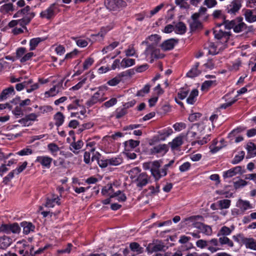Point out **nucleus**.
I'll return each instance as SVG.
<instances>
[{"mask_svg":"<svg viewBox=\"0 0 256 256\" xmlns=\"http://www.w3.org/2000/svg\"><path fill=\"white\" fill-rule=\"evenodd\" d=\"M221 24L216 26L214 28V34L215 38L220 40L216 44L214 42H210L208 43V53L210 54L215 55L218 54L220 50L225 48L228 40L230 38V32H229L224 31L220 28Z\"/></svg>","mask_w":256,"mask_h":256,"instance_id":"1","label":"nucleus"},{"mask_svg":"<svg viewBox=\"0 0 256 256\" xmlns=\"http://www.w3.org/2000/svg\"><path fill=\"white\" fill-rule=\"evenodd\" d=\"M201 126L198 124H193L189 128L187 132L186 138L188 141H192L195 140H197L194 142V143H198L199 144L202 145L206 144L210 139H208V136L207 137H204L202 140L200 139L201 136H202V134Z\"/></svg>","mask_w":256,"mask_h":256,"instance_id":"2","label":"nucleus"},{"mask_svg":"<svg viewBox=\"0 0 256 256\" xmlns=\"http://www.w3.org/2000/svg\"><path fill=\"white\" fill-rule=\"evenodd\" d=\"M148 40L152 42V44L148 45L145 50L146 55H148L150 52L152 57L157 58H162L164 56L162 54H160L159 50H154V46H156L160 42V36L157 34H152L148 37Z\"/></svg>","mask_w":256,"mask_h":256,"instance_id":"3","label":"nucleus"},{"mask_svg":"<svg viewBox=\"0 0 256 256\" xmlns=\"http://www.w3.org/2000/svg\"><path fill=\"white\" fill-rule=\"evenodd\" d=\"M160 163L158 160L144 162L143 164V168L144 170H150L152 176L156 181L160 180L158 176V168L160 167Z\"/></svg>","mask_w":256,"mask_h":256,"instance_id":"4","label":"nucleus"},{"mask_svg":"<svg viewBox=\"0 0 256 256\" xmlns=\"http://www.w3.org/2000/svg\"><path fill=\"white\" fill-rule=\"evenodd\" d=\"M150 182V177L146 172H142L133 180V182L136 184L138 188H142Z\"/></svg>","mask_w":256,"mask_h":256,"instance_id":"5","label":"nucleus"},{"mask_svg":"<svg viewBox=\"0 0 256 256\" xmlns=\"http://www.w3.org/2000/svg\"><path fill=\"white\" fill-rule=\"evenodd\" d=\"M104 92L99 90L94 94V95L86 102V104L88 107H90L97 103H101L106 100L104 97Z\"/></svg>","mask_w":256,"mask_h":256,"instance_id":"6","label":"nucleus"},{"mask_svg":"<svg viewBox=\"0 0 256 256\" xmlns=\"http://www.w3.org/2000/svg\"><path fill=\"white\" fill-rule=\"evenodd\" d=\"M20 231V227L17 223L12 224H2L0 226V233L3 232L10 234L18 233Z\"/></svg>","mask_w":256,"mask_h":256,"instance_id":"7","label":"nucleus"},{"mask_svg":"<svg viewBox=\"0 0 256 256\" xmlns=\"http://www.w3.org/2000/svg\"><path fill=\"white\" fill-rule=\"evenodd\" d=\"M57 9L56 4L55 3L52 4L46 10L41 12L40 14V17L50 19L54 16Z\"/></svg>","mask_w":256,"mask_h":256,"instance_id":"8","label":"nucleus"},{"mask_svg":"<svg viewBox=\"0 0 256 256\" xmlns=\"http://www.w3.org/2000/svg\"><path fill=\"white\" fill-rule=\"evenodd\" d=\"M242 0H233L227 6V12L230 14H235L242 7Z\"/></svg>","mask_w":256,"mask_h":256,"instance_id":"9","label":"nucleus"},{"mask_svg":"<svg viewBox=\"0 0 256 256\" xmlns=\"http://www.w3.org/2000/svg\"><path fill=\"white\" fill-rule=\"evenodd\" d=\"M168 150V146L166 144H160L150 148V153L152 154H160L163 156L166 153Z\"/></svg>","mask_w":256,"mask_h":256,"instance_id":"10","label":"nucleus"},{"mask_svg":"<svg viewBox=\"0 0 256 256\" xmlns=\"http://www.w3.org/2000/svg\"><path fill=\"white\" fill-rule=\"evenodd\" d=\"M194 227L198 229L200 232L206 235L210 236L212 234V228L210 226L198 222L194 224Z\"/></svg>","mask_w":256,"mask_h":256,"instance_id":"11","label":"nucleus"},{"mask_svg":"<svg viewBox=\"0 0 256 256\" xmlns=\"http://www.w3.org/2000/svg\"><path fill=\"white\" fill-rule=\"evenodd\" d=\"M64 80H62L56 85L54 86L49 90L45 92L47 96H53L60 92L62 90Z\"/></svg>","mask_w":256,"mask_h":256,"instance_id":"12","label":"nucleus"},{"mask_svg":"<svg viewBox=\"0 0 256 256\" xmlns=\"http://www.w3.org/2000/svg\"><path fill=\"white\" fill-rule=\"evenodd\" d=\"M52 160V158L48 156H38L35 162L40 163L44 168H49Z\"/></svg>","mask_w":256,"mask_h":256,"instance_id":"13","label":"nucleus"},{"mask_svg":"<svg viewBox=\"0 0 256 256\" xmlns=\"http://www.w3.org/2000/svg\"><path fill=\"white\" fill-rule=\"evenodd\" d=\"M243 18L242 17H238L236 18V24H234V31L235 32H240L246 30L247 26L246 24L243 22Z\"/></svg>","mask_w":256,"mask_h":256,"instance_id":"14","label":"nucleus"},{"mask_svg":"<svg viewBox=\"0 0 256 256\" xmlns=\"http://www.w3.org/2000/svg\"><path fill=\"white\" fill-rule=\"evenodd\" d=\"M246 20L250 23L256 22V8L244 10Z\"/></svg>","mask_w":256,"mask_h":256,"instance_id":"15","label":"nucleus"},{"mask_svg":"<svg viewBox=\"0 0 256 256\" xmlns=\"http://www.w3.org/2000/svg\"><path fill=\"white\" fill-rule=\"evenodd\" d=\"M165 247L163 242H159L156 244H150L147 246L146 250L148 252L152 253L164 250Z\"/></svg>","mask_w":256,"mask_h":256,"instance_id":"16","label":"nucleus"},{"mask_svg":"<svg viewBox=\"0 0 256 256\" xmlns=\"http://www.w3.org/2000/svg\"><path fill=\"white\" fill-rule=\"evenodd\" d=\"M178 40L174 38H170L164 42L160 45L161 48L164 51L170 50L174 48Z\"/></svg>","mask_w":256,"mask_h":256,"instance_id":"17","label":"nucleus"},{"mask_svg":"<svg viewBox=\"0 0 256 256\" xmlns=\"http://www.w3.org/2000/svg\"><path fill=\"white\" fill-rule=\"evenodd\" d=\"M184 135H180L174 138L172 142H169V145L170 146L172 150H177L183 144V139Z\"/></svg>","mask_w":256,"mask_h":256,"instance_id":"18","label":"nucleus"},{"mask_svg":"<svg viewBox=\"0 0 256 256\" xmlns=\"http://www.w3.org/2000/svg\"><path fill=\"white\" fill-rule=\"evenodd\" d=\"M59 197L54 194H52V197L48 198L45 206L48 208H53L56 204L60 205Z\"/></svg>","mask_w":256,"mask_h":256,"instance_id":"19","label":"nucleus"},{"mask_svg":"<svg viewBox=\"0 0 256 256\" xmlns=\"http://www.w3.org/2000/svg\"><path fill=\"white\" fill-rule=\"evenodd\" d=\"M173 132L172 128H168L159 132L157 135L158 140H164L168 137L171 135Z\"/></svg>","mask_w":256,"mask_h":256,"instance_id":"20","label":"nucleus"},{"mask_svg":"<svg viewBox=\"0 0 256 256\" xmlns=\"http://www.w3.org/2000/svg\"><path fill=\"white\" fill-rule=\"evenodd\" d=\"M236 206L239 208L240 210L244 212L248 209L252 208V205L248 200H244L239 199L236 202Z\"/></svg>","mask_w":256,"mask_h":256,"instance_id":"21","label":"nucleus"},{"mask_svg":"<svg viewBox=\"0 0 256 256\" xmlns=\"http://www.w3.org/2000/svg\"><path fill=\"white\" fill-rule=\"evenodd\" d=\"M208 250H209L211 252H215L220 250L219 248H216V246H218L220 243L218 240L217 238H212L210 240L208 241Z\"/></svg>","mask_w":256,"mask_h":256,"instance_id":"22","label":"nucleus"},{"mask_svg":"<svg viewBox=\"0 0 256 256\" xmlns=\"http://www.w3.org/2000/svg\"><path fill=\"white\" fill-rule=\"evenodd\" d=\"M20 226L23 228V232L25 234L34 232L35 229V226L30 222H22L20 223Z\"/></svg>","mask_w":256,"mask_h":256,"instance_id":"23","label":"nucleus"},{"mask_svg":"<svg viewBox=\"0 0 256 256\" xmlns=\"http://www.w3.org/2000/svg\"><path fill=\"white\" fill-rule=\"evenodd\" d=\"M246 248L256 250V240L252 238H245L243 242Z\"/></svg>","mask_w":256,"mask_h":256,"instance_id":"24","label":"nucleus"},{"mask_svg":"<svg viewBox=\"0 0 256 256\" xmlns=\"http://www.w3.org/2000/svg\"><path fill=\"white\" fill-rule=\"evenodd\" d=\"M14 90L13 86H10L2 90L0 96V100H6L11 96L14 94Z\"/></svg>","mask_w":256,"mask_h":256,"instance_id":"25","label":"nucleus"},{"mask_svg":"<svg viewBox=\"0 0 256 256\" xmlns=\"http://www.w3.org/2000/svg\"><path fill=\"white\" fill-rule=\"evenodd\" d=\"M84 142L82 140H80L76 142H72L70 145V150L74 154H78L80 150L83 146Z\"/></svg>","mask_w":256,"mask_h":256,"instance_id":"26","label":"nucleus"},{"mask_svg":"<svg viewBox=\"0 0 256 256\" xmlns=\"http://www.w3.org/2000/svg\"><path fill=\"white\" fill-rule=\"evenodd\" d=\"M12 239L8 236H4L0 237V249H4L10 245Z\"/></svg>","mask_w":256,"mask_h":256,"instance_id":"27","label":"nucleus"},{"mask_svg":"<svg viewBox=\"0 0 256 256\" xmlns=\"http://www.w3.org/2000/svg\"><path fill=\"white\" fill-rule=\"evenodd\" d=\"M140 141L133 140H130L124 142L125 150H130L136 148L140 144Z\"/></svg>","mask_w":256,"mask_h":256,"instance_id":"28","label":"nucleus"},{"mask_svg":"<svg viewBox=\"0 0 256 256\" xmlns=\"http://www.w3.org/2000/svg\"><path fill=\"white\" fill-rule=\"evenodd\" d=\"M174 31L176 34H184L186 32V27L185 24L182 22H179L174 26Z\"/></svg>","mask_w":256,"mask_h":256,"instance_id":"29","label":"nucleus"},{"mask_svg":"<svg viewBox=\"0 0 256 256\" xmlns=\"http://www.w3.org/2000/svg\"><path fill=\"white\" fill-rule=\"evenodd\" d=\"M174 162V160H172L170 161L168 164H165L161 170L158 168V176H160V179L167 174V170L168 168L172 166Z\"/></svg>","mask_w":256,"mask_h":256,"instance_id":"30","label":"nucleus"},{"mask_svg":"<svg viewBox=\"0 0 256 256\" xmlns=\"http://www.w3.org/2000/svg\"><path fill=\"white\" fill-rule=\"evenodd\" d=\"M198 91L196 89L193 90L189 96L186 99V102L188 104H193L196 101V97L198 96Z\"/></svg>","mask_w":256,"mask_h":256,"instance_id":"31","label":"nucleus"},{"mask_svg":"<svg viewBox=\"0 0 256 256\" xmlns=\"http://www.w3.org/2000/svg\"><path fill=\"white\" fill-rule=\"evenodd\" d=\"M64 116L61 112H58L54 116L55 120V124L57 126H60L64 122Z\"/></svg>","mask_w":256,"mask_h":256,"instance_id":"32","label":"nucleus"},{"mask_svg":"<svg viewBox=\"0 0 256 256\" xmlns=\"http://www.w3.org/2000/svg\"><path fill=\"white\" fill-rule=\"evenodd\" d=\"M220 24H221V25L220 26V28L221 29H222L221 28V26L223 24H224V28H225L226 29L230 30L231 28H233V30H234V26H235L234 24H236V19L232 20H224V21L222 23L217 24L216 26H217L218 25Z\"/></svg>","mask_w":256,"mask_h":256,"instance_id":"33","label":"nucleus"},{"mask_svg":"<svg viewBox=\"0 0 256 256\" xmlns=\"http://www.w3.org/2000/svg\"><path fill=\"white\" fill-rule=\"evenodd\" d=\"M219 237L218 241L221 245L226 244L230 247L234 246L233 242L227 236H218Z\"/></svg>","mask_w":256,"mask_h":256,"instance_id":"34","label":"nucleus"},{"mask_svg":"<svg viewBox=\"0 0 256 256\" xmlns=\"http://www.w3.org/2000/svg\"><path fill=\"white\" fill-rule=\"evenodd\" d=\"M135 64V60L132 58H124L120 62V66L123 68L132 66Z\"/></svg>","mask_w":256,"mask_h":256,"instance_id":"35","label":"nucleus"},{"mask_svg":"<svg viewBox=\"0 0 256 256\" xmlns=\"http://www.w3.org/2000/svg\"><path fill=\"white\" fill-rule=\"evenodd\" d=\"M216 84V80H210L205 81L202 85V90H207L210 88L215 86Z\"/></svg>","mask_w":256,"mask_h":256,"instance_id":"36","label":"nucleus"},{"mask_svg":"<svg viewBox=\"0 0 256 256\" xmlns=\"http://www.w3.org/2000/svg\"><path fill=\"white\" fill-rule=\"evenodd\" d=\"M199 63H196L195 66L192 68L186 74V76L190 78H194L200 74V72L198 70Z\"/></svg>","mask_w":256,"mask_h":256,"instance_id":"37","label":"nucleus"},{"mask_svg":"<svg viewBox=\"0 0 256 256\" xmlns=\"http://www.w3.org/2000/svg\"><path fill=\"white\" fill-rule=\"evenodd\" d=\"M130 249L137 254H141L143 252V248L140 246V245L136 242H133L130 244Z\"/></svg>","mask_w":256,"mask_h":256,"instance_id":"38","label":"nucleus"},{"mask_svg":"<svg viewBox=\"0 0 256 256\" xmlns=\"http://www.w3.org/2000/svg\"><path fill=\"white\" fill-rule=\"evenodd\" d=\"M232 232V230L228 227L223 226L218 232L217 236H228Z\"/></svg>","mask_w":256,"mask_h":256,"instance_id":"39","label":"nucleus"},{"mask_svg":"<svg viewBox=\"0 0 256 256\" xmlns=\"http://www.w3.org/2000/svg\"><path fill=\"white\" fill-rule=\"evenodd\" d=\"M189 92V89L187 86L180 88L178 93V97L180 100H184L188 96Z\"/></svg>","mask_w":256,"mask_h":256,"instance_id":"40","label":"nucleus"},{"mask_svg":"<svg viewBox=\"0 0 256 256\" xmlns=\"http://www.w3.org/2000/svg\"><path fill=\"white\" fill-rule=\"evenodd\" d=\"M14 10L13 5L11 3L2 5L0 8V11L3 14H7Z\"/></svg>","mask_w":256,"mask_h":256,"instance_id":"41","label":"nucleus"},{"mask_svg":"<svg viewBox=\"0 0 256 256\" xmlns=\"http://www.w3.org/2000/svg\"><path fill=\"white\" fill-rule=\"evenodd\" d=\"M191 30L194 31L202 28V24L199 20H192L190 22Z\"/></svg>","mask_w":256,"mask_h":256,"instance_id":"42","label":"nucleus"},{"mask_svg":"<svg viewBox=\"0 0 256 256\" xmlns=\"http://www.w3.org/2000/svg\"><path fill=\"white\" fill-rule=\"evenodd\" d=\"M44 40L40 38H36L32 39L30 42V50H32L35 49L38 44Z\"/></svg>","mask_w":256,"mask_h":256,"instance_id":"43","label":"nucleus"},{"mask_svg":"<svg viewBox=\"0 0 256 256\" xmlns=\"http://www.w3.org/2000/svg\"><path fill=\"white\" fill-rule=\"evenodd\" d=\"M106 4L107 8L110 10H116L118 9L116 0H108Z\"/></svg>","mask_w":256,"mask_h":256,"instance_id":"44","label":"nucleus"},{"mask_svg":"<svg viewBox=\"0 0 256 256\" xmlns=\"http://www.w3.org/2000/svg\"><path fill=\"white\" fill-rule=\"evenodd\" d=\"M109 166H117L122 162V159L120 157L112 158L108 159Z\"/></svg>","mask_w":256,"mask_h":256,"instance_id":"45","label":"nucleus"},{"mask_svg":"<svg viewBox=\"0 0 256 256\" xmlns=\"http://www.w3.org/2000/svg\"><path fill=\"white\" fill-rule=\"evenodd\" d=\"M140 170L138 167H135L132 168L128 172L130 178L134 180L135 178H136L138 174H140Z\"/></svg>","mask_w":256,"mask_h":256,"instance_id":"46","label":"nucleus"},{"mask_svg":"<svg viewBox=\"0 0 256 256\" xmlns=\"http://www.w3.org/2000/svg\"><path fill=\"white\" fill-rule=\"evenodd\" d=\"M48 148L53 156H56V152L60 150V148L54 143L49 144L48 145Z\"/></svg>","mask_w":256,"mask_h":256,"instance_id":"47","label":"nucleus"},{"mask_svg":"<svg viewBox=\"0 0 256 256\" xmlns=\"http://www.w3.org/2000/svg\"><path fill=\"white\" fill-rule=\"evenodd\" d=\"M231 201L225 199L218 201V205L221 209L228 208L230 205Z\"/></svg>","mask_w":256,"mask_h":256,"instance_id":"48","label":"nucleus"},{"mask_svg":"<svg viewBox=\"0 0 256 256\" xmlns=\"http://www.w3.org/2000/svg\"><path fill=\"white\" fill-rule=\"evenodd\" d=\"M244 151H241L238 154L234 156L232 161V163L234 164H238L244 159Z\"/></svg>","mask_w":256,"mask_h":256,"instance_id":"49","label":"nucleus"},{"mask_svg":"<svg viewBox=\"0 0 256 256\" xmlns=\"http://www.w3.org/2000/svg\"><path fill=\"white\" fill-rule=\"evenodd\" d=\"M119 44V42H114L108 46H107L104 48L102 52L104 53H106L108 51H111L112 50H114V48H116L118 45Z\"/></svg>","mask_w":256,"mask_h":256,"instance_id":"50","label":"nucleus"},{"mask_svg":"<svg viewBox=\"0 0 256 256\" xmlns=\"http://www.w3.org/2000/svg\"><path fill=\"white\" fill-rule=\"evenodd\" d=\"M248 182L246 180L240 179L234 182V186L236 189L240 188L241 187H244L247 185Z\"/></svg>","mask_w":256,"mask_h":256,"instance_id":"51","label":"nucleus"},{"mask_svg":"<svg viewBox=\"0 0 256 256\" xmlns=\"http://www.w3.org/2000/svg\"><path fill=\"white\" fill-rule=\"evenodd\" d=\"M16 172V170H13L10 172L6 176L3 178L2 182L4 184H8V183L11 180L14 176V174Z\"/></svg>","mask_w":256,"mask_h":256,"instance_id":"52","label":"nucleus"},{"mask_svg":"<svg viewBox=\"0 0 256 256\" xmlns=\"http://www.w3.org/2000/svg\"><path fill=\"white\" fill-rule=\"evenodd\" d=\"M150 86L148 84L146 85L144 88L138 91L136 96H144L145 94H148L150 91Z\"/></svg>","mask_w":256,"mask_h":256,"instance_id":"53","label":"nucleus"},{"mask_svg":"<svg viewBox=\"0 0 256 256\" xmlns=\"http://www.w3.org/2000/svg\"><path fill=\"white\" fill-rule=\"evenodd\" d=\"M74 104H70L68 106V110L76 109L78 106H80V100L78 99H76L73 101Z\"/></svg>","mask_w":256,"mask_h":256,"instance_id":"54","label":"nucleus"},{"mask_svg":"<svg viewBox=\"0 0 256 256\" xmlns=\"http://www.w3.org/2000/svg\"><path fill=\"white\" fill-rule=\"evenodd\" d=\"M122 80L118 76L108 82V84L111 86H114L119 84Z\"/></svg>","mask_w":256,"mask_h":256,"instance_id":"55","label":"nucleus"},{"mask_svg":"<svg viewBox=\"0 0 256 256\" xmlns=\"http://www.w3.org/2000/svg\"><path fill=\"white\" fill-rule=\"evenodd\" d=\"M116 102H117V100L116 98H112L109 100L105 102L103 104L102 106H104L106 108H108L113 106L114 105L116 104Z\"/></svg>","mask_w":256,"mask_h":256,"instance_id":"56","label":"nucleus"},{"mask_svg":"<svg viewBox=\"0 0 256 256\" xmlns=\"http://www.w3.org/2000/svg\"><path fill=\"white\" fill-rule=\"evenodd\" d=\"M196 246L197 247L200 248H204L208 246V242L207 240H199L196 242Z\"/></svg>","mask_w":256,"mask_h":256,"instance_id":"57","label":"nucleus"},{"mask_svg":"<svg viewBox=\"0 0 256 256\" xmlns=\"http://www.w3.org/2000/svg\"><path fill=\"white\" fill-rule=\"evenodd\" d=\"M32 153V150L29 148H24L17 152V154L20 156H26Z\"/></svg>","mask_w":256,"mask_h":256,"instance_id":"58","label":"nucleus"},{"mask_svg":"<svg viewBox=\"0 0 256 256\" xmlns=\"http://www.w3.org/2000/svg\"><path fill=\"white\" fill-rule=\"evenodd\" d=\"M21 108L22 107L20 105L18 106L12 111L14 114L17 116V117L23 115V112Z\"/></svg>","mask_w":256,"mask_h":256,"instance_id":"59","label":"nucleus"},{"mask_svg":"<svg viewBox=\"0 0 256 256\" xmlns=\"http://www.w3.org/2000/svg\"><path fill=\"white\" fill-rule=\"evenodd\" d=\"M94 62V60L92 58H88L85 60L83 64V68L84 70L88 69Z\"/></svg>","mask_w":256,"mask_h":256,"instance_id":"60","label":"nucleus"},{"mask_svg":"<svg viewBox=\"0 0 256 256\" xmlns=\"http://www.w3.org/2000/svg\"><path fill=\"white\" fill-rule=\"evenodd\" d=\"M216 4V0H205L204 2V4L208 8H212Z\"/></svg>","mask_w":256,"mask_h":256,"instance_id":"61","label":"nucleus"},{"mask_svg":"<svg viewBox=\"0 0 256 256\" xmlns=\"http://www.w3.org/2000/svg\"><path fill=\"white\" fill-rule=\"evenodd\" d=\"M246 237L244 236L243 234H238L236 236H232L233 239L236 241V242L240 243V244H243V242L244 241V239Z\"/></svg>","mask_w":256,"mask_h":256,"instance_id":"62","label":"nucleus"},{"mask_svg":"<svg viewBox=\"0 0 256 256\" xmlns=\"http://www.w3.org/2000/svg\"><path fill=\"white\" fill-rule=\"evenodd\" d=\"M202 114L199 112H196L191 114L188 118V119L191 122H194L198 120L200 118Z\"/></svg>","mask_w":256,"mask_h":256,"instance_id":"63","label":"nucleus"},{"mask_svg":"<svg viewBox=\"0 0 256 256\" xmlns=\"http://www.w3.org/2000/svg\"><path fill=\"white\" fill-rule=\"evenodd\" d=\"M173 127L175 130L180 131L186 128V124L182 122L176 123L173 126Z\"/></svg>","mask_w":256,"mask_h":256,"instance_id":"64","label":"nucleus"}]
</instances>
